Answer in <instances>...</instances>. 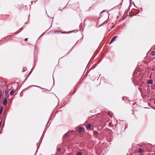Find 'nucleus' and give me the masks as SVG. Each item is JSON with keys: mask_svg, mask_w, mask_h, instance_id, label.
I'll use <instances>...</instances> for the list:
<instances>
[{"mask_svg": "<svg viewBox=\"0 0 155 155\" xmlns=\"http://www.w3.org/2000/svg\"><path fill=\"white\" fill-rule=\"evenodd\" d=\"M68 133H66L64 134V136H63V137L64 141H65V140H67V139L68 138ZM65 142V141H64V143Z\"/></svg>", "mask_w": 155, "mask_h": 155, "instance_id": "nucleus-1", "label": "nucleus"}, {"mask_svg": "<svg viewBox=\"0 0 155 155\" xmlns=\"http://www.w3.org/2000/svg\"><path fill=\"white\" fill-rule=\"evenodd\" d=\"M116 39V36H114L113 38L111 39L110 43L109 45L111 44L114 41H115Z\"/></svg>", "mask_w": 155, "mask_h": 155, "instance_id": "nucleus-2", "label": "nucleus"}, {"mask_svg": "<svg viewBox=\"0 0 155 155\" xmlns=\"http://www.w3.org/2000/svg\"><path fill=\"white\" fill-rule=\"evenodd\" d=\"M7 100L6 97H5L4 99V100L3 102V104L4 105H5L7 103Z\"/></svg>", "mask_w": 155, "mask_h": 155, "instance_id": "nucleus-3", "label": "nucleus"}, {"mask_svg": "<svg viewBox=\"0 0 155 155\" xmlns=\"http://www.w3.org/2000/svg\"><path fill=\"white\" fill-rule=\"evenodd\" d=\"M84 129V127H80L78 129V131L79 133H81L82 132Z\"/></svg>", "mask_w": 155, "mask_h": 155, "instance_id": "nucleus-4", "label": "nucleus"}, {"mask_svg": "<svg viewBox=\"0 0 155 155\" xmlns=\"http://www.w3.org/2000/svg\"><path fill=\"white\" fill-rule=\"evenodd\" d=\"M31 86H34V87H38V88H40V89H43V88H42L41 87H39V86H37V85H30V86H28V87H27V88H29V87H31Z\"/></svg>", "mask_w": 155, "mask_h": 155, "instance_id": "nucleus-5", "label": "nucleus"}, {"mask_svg": "<svg viewBox=\"0 0 155 155\" xmlns=\"http://www.w3.org/2000/svg\"><path fill=\"white\" fill-rule=\"evenodd\" d=\"M153 82V81L151 79H150L148 80L147 81V83L149 84H152Z\"/></svg>", "mask_w": 155, "mask_h": 155, "instance_id": "nucleus-6", "label": "nucleus"}, {"mask_svg": "<svg viewBox=\"0 0 155 155\" xmlns=\"http://www.w3.org/2000/svg\"><path fill=\"white\" fill-rule=\"evenodd\" d=\"M94 134L95 136H97V135H98V132L96 130H94L93 131Z\"/></svg>", "mask_w": 155, "mask_h": 155, "instance_id": "nucleus-7", "label": "nucleus"}, {"mask_svg": "<svg viewBox=\"0 0 155 155\" xmlns=\"http://www.w3.org/2000/svg\"><path fill=\"white\" fill-rule=\"evenodd\" d=\"M91 125L90 124H88L87 127V128L88 130L91 129Z\"/></svg>", "mask_w": 155, "mask_h": 155, "instance_id": "nucleus-8", "label": "nucleus"}, {"mask_svg": "<svg viewBox=\"0 0 155 155\" xmlns=\"http://www.w3.org/2000/svg\"><path fill=\"white\" fill-rule=\"evenodd\" d=\"M147 143H146L143 142L142 143V144H137V145H146Z\"/></svg>", "mask_w": 155, "mask_h": 155, "instance_id": "nucleus-9", "label": "nucleus"}, {"mask_svg": "<svg viewBox=\"0 0 155 155\" xmlns=\"http://www.w3.org/2000/svg\"><path fill=\"white\" fill-rule=\"evenodd\" d=\"M150 55L152 56L155 55V51H153L150 53Z\"/></svg>", "mask_w": 155, "mask_h": 155, "instance_id": "nucleus-10", "label": "nucleus"}, {"mask_svg": "<svg viewBox=\"0 0 155 155\" xmlns=\"http://www.w3.org/2000/svg\"><path fill=\"white\" fill-rule=\"evenodd\" d=\"M14 93V90H12L10 92V95H12Z\"/></svg>", "mask_w": 155, "mask_h": 155, "instance_id": "nucleus-11", "label": "nucleus"}, {"mask_svg": "<svg viewBox=\"0 0 155 155\" xmlns=\"http://www.w3.org/2000/svg\"><path fill=\"white\" fill-rule=\"evenodd\" d=\"M139 151L140 153H142L144 151H143V150L141 149L140 148L139 150Z\"/></svg>", "mask_w": 155, "mask_h": 155, "instance_id": "nucleus-12", "label": "nucleus"}, {"mask_svg": "<svg viewBox=\"0 0 155 155\" xmlns=\"http://www.w3.org/2000/svg\"><path fill=\"white\" fill-rule=\"evenodd\" d=\"M4 122H3V125L4 124V123H5V119L6 118V115H4Z\"/></svg>", "mask_w": 155, "mask_h": 155, "instance_id": "nucleus-13", "label": "nucleus"}, {"mask_svg": "<svg viewBox=\"0 0 155 155\" xmlns=\"http://www.w3.org/2000/svg\"><path fill=\"white\" fill-rule=\"evenodd\" d=\"M77 155H82V154H81V153L80 152H78L77 153Z\"/></svg>", "mask_w": 155, "mask_h": 155, "instance_id": "nucleus-14", "label": "nucleus"}, {"mask_svg": "<svg viewBox=\"0 0 155 155\" xmlns=\"http://www.w3.org/2000/svg\"><path fill=\"white\" fill-rule=\"evenodd\" d=\"M107 12V10H104L102 12H101V13H103V12Z\"/></svg>", "mask_w": 155, "mask_h": 155, "instance_id": "nucleus-15", "label": "nucleus"}, {"mask_svg": "<svg viewBox=\"0 0 155 155\" xmlns=\"http://www.w3.org/2000/svg\"><path fill=\"white\" fill-rule=\"evenodd\" d=\"M134 84L135 85H137V84H138V82H137L136 83H134Z\"/></svg>", "mask_w": 155, "mask_h": 155, "instance_id": "nucleus-16", "label": "nucleus"}, {"mask_svg": "<svg viewBox=\"0 0 155 155\" xmlns=\"http://www.w3.org/2000/svg\"><path fill=\"white\" fill-rule=\"evenodd\" d=\"M16 7H17L18 8H20L21 7V6L20 5H17V6H16Z\"/></svg>", "mask_w": 155, "mask_h": 155, "instance_id": "nucleus-17", "label": "nucleus"}, {"mask_svg": "<svg viewBox=\"0 0 155 155\" xmlns=\"http://www.w3.org/2000/svg\"><path fill=\"white\" fill-rule=\"evenodd\" d=\"M3 108L2 107H1L0 108V110H1L2 112V111L3 110Z\"/></svg>", "mask_w": 155, "mask_h": 155, "instance_id": "nucleus-18", "label": "nucleus"}, {"mask_svg": "<svg viewBox=\"0 0 155 155\" xmlns=\"http://www.w3.org/2000/svg\"><path fill=\"white\" fill-rule=\"evenodd\" d=\"M140 12V11L139 10H137V14H139Z\"/></svg>", "mask_w": 155, "mask_h": 155, "instance_id": "nucleus-19", "label": "nucleus"}, {"mask_svg": "<svg viewBox=\"0 0 155 155\" xmlns=\"http://www.w3.org/2000/svg\"><path fill=\"white\" fill-rule=\"evenodd\" d=\"M61 150V149H60V148H58V151H60Z\"/></svg>", "mask_w": 155, "mask_h": 155, "instance_id": "nucleus-20", "label": "nucleus"}, {"mask_svg": "<svg viewBox=\"0 0 155 155\" xmlns=\"http://www.w3.org/2000/svg\"><path fill=\"white\" fill-rule=\"evenodd\" d=\"M28 39V38H25V41H26Z\"/></svg>", "mask_w": 155, "mask_h": 155, "instance_id": "nucleus-21", "label": "nucleus"}, {"mask_svg": "<svg viewBox=\"0 0 155 155\" xmlns=\"http://www.w3.org/2000/svg\"><path fill=\"white\" fill-rule=\"evenodd\" d=\"M73 32V31H72L71 32V31H69L68 32V33H71V32Z\"/></svg>", "mask_w": 155, "mask_h": 155, "instance_id": "nucleus-22", "label": "nucleus"}, {"mask_svg": "<svg viewBox=\"0 0 155 155\" xmlns=\"http://www.w3.org/2000/svg\"><path fill=\"white\" fill-rule=\"evenodd\" d=\"M133 16V15H130V17H132Z\"/></svg>", "mask_w": 155, "mask_h": 155, "instance_id": "nucleus-23", "label": "nucleus"}, {"mask_svg": "<svg viewBox=\"0 0 155 155\" xmlns=\"http://www.w3.org/2000/svg\"><path fill=\"white\" fill-rule=\"evenodd\" d=\"M148 144H149L150 145H151V146H152V145H155V144L153 145H152V144H149V143H148Z\"/></svg>", "mask_w": 155, "mask_h": 155, "instance_id": "nucleus-24", "label": "nucleus"}, {"mask_svg": "<svg viewBox=\"0 0 155 155\" xmlns=\"http://www.w3.org/2000/svg\"><path fill=\"white\" fill-rule=\"evenodd\" d=\"M2 112L1 110H0V115L1 114H2Z\"/></svg>", "mask_w": 155, "mask_h": 155, "instance_id": "nucleus-25", "label": "nucleus"}, {"mask_svg": "<svg viewBox=\"0 0 155 155\" xmlns=\"http://www.w3.org/2000/svg\"><path fill=\"white\" fill-rule=\"evenodd\" d=\"M25 71L24 69V68L22 71V72H24Z\"/></svg>", "mask_w": 155, "mask_h": 155, "instance_id": "nucleus-26", "label": "nucleus"}, {"mask_svg": "<svg viewBox=\"0 0 155 155\" xmlns=\"http://www.w3.org/2000/svg\"><path fill=\"white\" fill-rule=\"evenodd\" d=\"M42 35V34L38 38V39H39V38H40Z\"/></svg>", "mask_w": 155, "mask_h": 155, "instance_id": "nucleus-27", "label": "nucleus"}, {"mask_svg": "<svg viewBox=\"0 0 155 155\" xmlns=\"http://www.w3.org/2000/svg\"><path fill=\"white\" fill-rule=\"evenodd\" d=\"M1 123H2V122H1H1H0V126H1Z\"/></svg>", "mask_w": 155, "mask_h": 155, "instance_id": "nucleus-28", "label": "nucleus"}, {"mask_svg": "<svg viewBox=\"0 0 155 155\" xmlns=\"http://www.w3.org/2000/svg\"><path fill=\"white\" fill-rule=\"evenodd\" d=\"M37 0H36L34 2V3H35L36 2H37Z\"/></svg>", "mask_w": 155, "mask_h": 155, "instance_id": "nucleus-29", "label": "nucleus"}, {"mask_svg": "<svg viewBox=\"0 0 155 155\" xmlns=\"http://www.w3.org/2000/svg\"><path fill=\"white\" fill-rule=\"evenodd\" d=\"M122 100H124V99L123 97H122Z\"/></svg>", "mask_w": 155, "mask_h": 155, "instance_id": "nucleus-30", "label": "nucleus"}, {"mask_svg": "<svg viewBox=\"0 0 155 155\" xmlns=\"http://www.w3.org/2000/svg\"><path fill=\"white\" fill-rule=\"evenodd\" d=\"M135 103H133V105H135Z\"/></svg>", "mask_w": 155, "mask_h": 155, "instance_id": "nucleus-31", "label": "nucleus"}, {"mask_svg": "<svg viewBox=\"0 0 155 155\" xmlns=\"http://www.w3.org/2000/svg\"><path fill=\"white\" fill-rule=\"evenodd\" d=\"M133 113H132V114H134V111H133Z\"/></svg>", "mask_w": 155, "mask_h": 155, "instance_id": "nucleus-32", "label": "nucleus"}, {"mask_svg": "<svg viewBox=\"0 0 155 155\" xmlns=\"http://www.w3.org/2000/svg\"><path fill=\"white\" fill-rule=\"evenodd\" d=\"M29 75H28L27 77L26 78V79L28 77Z\"/></svg>", "mask_w": 155, "mask_h": 155, "instance_id": "nucleus-33", "label": "nucleus"}, {"mask_svg": "<svg viewBox=\"0 0 155 155\" xmlns=\"http://www.w3.org/2000/svg\"><path fill=\"white\" fill-rule=\"evenodd\" d=\"M130 3H131V0H129Z\"/></svg>", "mask_w": 155, "mask_h": 155, "instance_id": "nucleus-34", "label": "nucleus"}, {"mask_svg": "<svg viewBox=\"0 0 155 155\" xmlns=\"http://www.w3.org/2000/svg\"><path fill=\"white\" fill-rule=\"evenodd\" d=\"M127 127H126V128H125L124 130H125Z\"/></svg>", "mask_w": 155, "mask_h": 155, "instance_id": "nucleus-35", "label": "nucleus"}, {"mask_svg": "<svg viewBox=\"0 0 155 155\" xmlns=\"http://www.w3.org/2000/svg\"><path fill=\"white\" fill-rule=\"evenodd\" d=\"M31 4H32V1H31Z\"/></svg>", "mask_w": 155, "mask_h": 155, "instance_id": "nucleus-36", "label": "nucleus"}, {"mask_svg": "<svg viewBox=\"0 0 155 155\" xmlns=\"http://www.w3.org/2000/svg\"><path fill=\"white\" fill-rule=\"evenodd\" d=\"M114 26H113V27H112V29L113 28H114Z\"/></svg>", "mask_w": 155, "mask_h": 155, "instance_id": "nucleus-37", "label": "nucleus"}, {"mask_svg": "<svg viewBox=\"0 0 155 155\" xmlns=\"http://www.w3.org/2000/svg\"><path fill=\"white\" fill-rule=\"evenodd\" d=\"M19 32H20V31L19 32H17V33H16V34H18V33H19Z\"/></svg>", "mask_w": 155, "mask_h": 155, "instance_id": "nucleus-38", "label": "nucleus"}, {"mask_svg": "<svg viewBox=\"0 0 155 155\" xmlns=\"http://www.w3.org/2000/svg\"><path fill=\"white\" fill-rule=\"evenodd\" d=\"M118 17H119V16H117V18Z\"/></svg>", "mask_w": 155, "mask_h": 155, "instance_id": "nucleus-39", "label": "nucleus"}, {"mask_svg": "<svg viewBox=\"0 0 155 155\" xmlns=\"http://www.w3.org/2000/svg\"><path fill=\"white\" fill-rule=\"evenodd\" d=\"M60 10L61 11H62V10H61V9H60Z\"/></svg>", "mask_w": 155, "mask_h": 155, "instance_id": "nucleus-40", "label": "nucleus"}, {"mask_svg": "<svg viewBox=\"0 0 155 155\" xmlns=\"http://www.w3.org/2000/svg\"><path fill=\"white\" fill-rule=\"evenodd\" d=\"M74 93H75V92H74V93H73V94H72V95H73V94H74Z\"/></svg>", "mask_w": 155, "mask_h": 155, "instance_id": "nucleus-41", "label": "nucleus"}, {"mask_svg": "<svg viewBox=\"0 0 155 155\" xmlns=\"http://www.w3.org/2000/svg\"><path fill=\"white\" fill-rule=\"evenodd\" d=\"M145 108H149L148 107H145Z\"/></svg>", "mask_w": 155, "mask_h": 155, "instance_id": "nucleus-42", "label": "nucleus"}, {"mask_svg": "<svg viewBox=\"0 0 155 155\" xmlns=\"http://www.w3.org/2000/svg\"><path fill=\"white\" fill-rule=\"evenodd\" d=\"M132 155H135V154H132Z\"/></svg>", "mask_w": 155, "mask_h": 155, "instance_id": "nucleus-43", "label": "nucleus"}, {"mask_svg": "<svg viewBox=\"0 0 155 155\" xmlns=\"http://www.w3.org/2000/svg\"><path fill=\"white\" fill-rule=\"evenodd\" d=\"M126 155H129L128 154H127Z\"/></svg>", "mask_w": 155, "mask_h": 155, "instance_id": "nucleus-44", "label": "nucleus"}, {"mask_svg": "<svg viewBox=\"0 0 155 155\" xmlns=\"http://www.w3.org/2000/svg\"><path fill=\"white\" fill-rule=\"evenodd\" d=\"M101 25H100V26H99V27H100Z\"/></svg>", "mask_w": 155, "mask_h": 155, "instance_id": "nucleus-45", "label": "nucleus"}, {"mask_svg": "<svg viewBox=\"0 0 155 155\" xmlns=\"http://www.w3.org/2000/svg\"><path fill=\"white\" fill-rule=\"evenodd\" d=\"M141 10H142V8H141Z\"/></svg>", "mask_w": 155, "mask_h": 155, "instance_id": "nucleus-46", "label": "nucleus"}, {"mask_svg": "<svg viewBox=\"0 0 155 155\" xmlns=\"http://www.w3.org/2000/svg\"><path fill=\"white\" fill-rule=\"evenodd\" d=\"M134 74H133V76H134Z\"/></svg>", "mask_w": 155, "mask_h": 155, "instance_id": "nucleus-47", "label": "nucleus"}, {"mask_svg": "<svg viewBox=\"0 0 155 155\" xmlns=\"http://www.w3.org/2000/svg\"><path fill=\"white\" fill-rule=\"evenodd\" d=\"M140 155H143V154H141Z\"/></svg>", "mask_w": 155, "mask_h": 155, "instance_id": "nucleus-48", "label": "nucleus"}, {"mask_svg": "<svg viewBox=\"0 0 155 155\" xmlns=\"http://www.w3.org/2000/svg\"><path fill=\"white\" fill-rule=\"evenodd\" d=\"M69 52H68V53L67 54L69 53Z\"/></svg>", "mask_w": 155, "mask_h": 155, "instance_id": "nucleus-49", "label": "nucleus"}, {"mask_svg": "<svg viewBox=\"0 0 155 155\" xmlns=\"http://www.w3.org/2000/svg\"><path fill=\"white\" fill-rule=\"evenodd\" d=\"M133 144H132V145H133Z\"/></svg>", "mask_w": 155, "mask_h": 155, "instance_id": "nucleus-50", "label": "nucleus"}]
</instances>
